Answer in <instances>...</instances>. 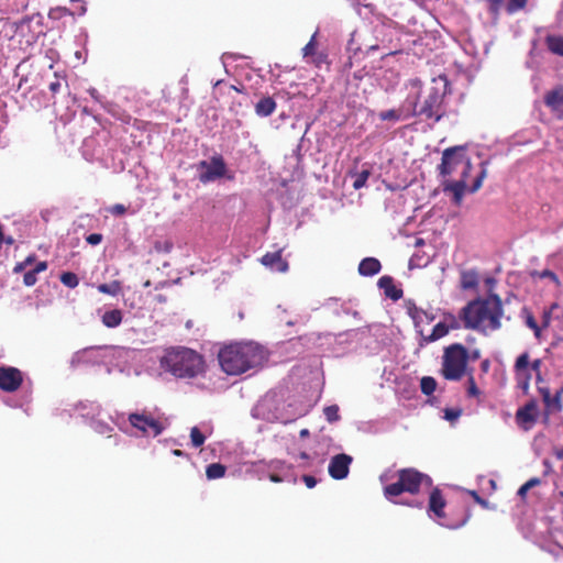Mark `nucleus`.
I'll list each match as a JSON object with an SVG mask.
<instances>
[{"label": "nucleus", "instance_id": "bf43d9fd", "mask_svg": "<svg viewBox=\"0 0 563 563\" xmlns=\"http://www.w3.org/2000/svg\"><path fill=\"white\" fill-rule=\"evenodd\" d=\"M555 456L558 460H563V446L555 451Z\"/></svg>", "mask_w": 563, "mask_h": 563}, {"label": "nucleus", "instance_id": "ddd939ff", "mask_svg": "<svg viewBox=\"0 0 563 563\" xmlns=\"http://www.w3.org/2000/svg\"><path fill=\"white\" fill-rule=\"evenodd\" d=\"M538 405L536 400L528 401L516 412V421L525 430H529L537 421Z\"/></svg>", "mask_w": 563, "mask_h": 563}, {"label": "nucleus", "instance_id": "cd10ccee", "mask_svg": "<svg viewBox=\"0 0 563 563\" xmlns=\"http://www.w3.org/2000/svg\"><path fill=\"white\" fill-rule=\"evenodd\" d=\"M409 115L410 114L402 115L401 110L390 109V110L379 112L378 118L382 121H399L401 119L409 118Z\"/></svg>", "mask_w": 563, "mask_h": 563}, {"label": "nucleus", "instance_id": "6e6d98bb", "mask_svg": "<svg viewBox=\"0 0 563 563\" xmlns=\"http://www.w3.org/2000/svg\"><path fill=\"white\" fill-rule=\"evenodd\" d=\"M88 92L95 100L99 101V93L96 88L89 89Z\"/></svg>", "mask_w": 563, "mask_h": 563}, {"label": "nucleus", "instance_id": "72a5a7b5", "mask_svg": "<svg viewBox=\"0 0 563 563\" xmlns=\"http://www.w3.org/2000/svg\"><path fill=\"white\" fill-rule=\"evenodd\" d=\"M323 413L328 422L333 423L340 420L339 407L336 405L327 406Z\"/></svg>", "mask_w": 563, "mask_h": 563}, {"label": "nucleus", "instance_id": "f03ea898", "mask_svg": "<svg viewBox=\"0 0 563 563\" xmlns=\"http://www.w3.org/2000/svg\"><path fill=\"white\" fill-rule=\"evenodd\" d=\"M267 357V351L255 342L232 343L223 346L218 353L220 366L228 375H241L261 367Z\"/></svg>", "mask_w": 563, "mask_h": 563}, {"label": "nucleus", "instance_id": "9b49d317", "mask_svg": "<svg viewBox=\"0 0 563 563\" xmlns=\"http://www.w3.org/2000/svg\"><path fill=\"white\" fill-rule=\"evenodd\" d=\"M23 383L22 372L16 367L0 366V389L7 393L18 390Z\"/></svg>", "mask_w": 563, "mask_h": 563}, {"label": "nucleus", "instance_id": "20e7f679", "mask_svg": "<svg viewBox=\"0 0 563 563\" xmlns=\"http://www.w3.org/2000/svg\"><path fill=\"white\" fill-rule=\"evenodd\" d=\"M159 365L177 378H195L205 372L203 356L185 346L167 349Z\"/></svg>", "mask_w": 563, "mask_h": 563}, {"label": "nucleus", "instance_id": "864d4df0", "mask_svg": "<svg viewBox=\"0 0 563 563\" xmlns=\"http://www.w3.org/2000/svg\"><path fill=\"white\" fill-rule=\"evenodd\" d=\"M26 268V266L24 265L23 262H19L14 265L13 267V273L14 274H19V273H22L24 269Z\"/></svg>", "mask_w": 563, "mask_h": 563}, {"label": "nucleus", "instance_id": "dca6fc26", "mask_svg": "<svg viewBox=\"0 0 563 563\" xmlns=\"http://www.w3.org/2000/svg\"><path fill=\"white\" fill-rule=\"evenodd\" d=\"M446 503L442 496V492L438 487H433L429 496V510L439 519L444 517V507Z\"/></svg>", "mask_w": 563, "mask_h": 563}, {"label": "nucleus", "instance_id": "8fccbe9b", "mask_svg": "<svg viewBox=\"0 0 563 563\" xmlns=\"http://www.w3.org/2000/svg\"><path fill=\"white\" fill-rule=\"evenodd\" d=\"M551 314H552V309L550 310H545L543 312V316H542V328H548L550 325V322H551Z\"/></svg>", "mask_w": 563, "mask_h": 563}, {"label": "nucleus", "instance_id": "aec40b11", "mask_svg": "<svg viewBox=\"0 0 563 563\" xmlns=\"http://www.w3.org/2000/svg\"><path fill=\"white\" fill-rule=\"evenodd\" d=\"M276 106L272 97H263L255 104V113L258 117H269L276 110Z\"/></svg>", "mask_w": 563, "mask_h": 563}, {"label": "nucleus", "instance_id": "4d7b16f0", "mask_svg": "<svg viewBox=\"0 0 563 563\" xmlns=\"http://www.w3.org/2000/svg\"><path fill=\"white\" fill-rule=\"evenodd\" d=\"M269 479L274 483H280L283 481L282 477L278 476L277 474H271Z\"/></svg>", "mask_w": 563, "mask_h": 563}, {"label": "nucleus", "instance_id": "603ef678", "mask_svg": "<svg viewBox=\"0 0 563 563\" xmlns=\"http://www.w3.org/2000/svg\"><path fill=\"white\" fill-rule=\"evenodd\" d=\"M474 500L484 508L488 507V501L482 498L475 490L471 492Z\"/></svg>", "mask_w": 563, "mask_h": 563}, {"label": "nucleus", "instance_id": "4be33fe9", "mask_svg": "<svg viewBox=\"0 0 563 563\" xmlns=\"http://www.w3.org/2000/svg\"><path fill=\"white\" fill-rule=\"evenodd\" d=\"M48 265L47 262L42 261L36 264V266L26 272L23 276V283L25 286L31 287L36 284L37 282V274L41 272H45L47 269Z\"/></svg>", "mask_w": 563, "mask_h": 563}, {"label": "nucleus", "instance_id": "de8ad7c7", "mask_svg": "<svg viewBox=\"0 0 563 563\" xmlns=\"http://www.w3.org/2000/svg\"><path fill=\"white\" fill-rule=\"evenodd\" d=\"M125 211H126V208L121 203H117V205L112 206L110 209V212L113 216H122L125 213Z\"/></svg>", "mask_w": 563, "mask_h": 563}, {"label": "nucleus", "instance_id": "6ab92c4d", "mask_svg": "<svg viewBox=\"0 0 563 563\" xmlns=\"http://www.w3.org/2000/svg\"><path fill=\"white\" fill-rule=\"evenodd\" d=\"M380 262L375 257H365L358 265V273L362 276H373L379 273Z\"/></svg>", "mask_w": 563, "mask_h": 563}, {"label": "nucleus", "instance_id": "a878e982", "mask_svg": "<svg viewBox=\"0 0 563 563\" xmlns=\"http://www.w3.org/2000/svg\"><path fill=\"white\" fill-rule=\"evenodd\" d=\"M225 466L221 463L209 464L206 468V475L209 479H218L225 475Z\"/></svg>", "mask_w": 563, "mask_h": 563}, {"label": "nucleus", "instance_id": "c756f323", "mask_svg": "<svg viewBox=\"0 0 563 563\" xmlns=\"http://www.w3.org/2000/svg\"><path fill=\"white\" fill-rule=\"evenodd\" d=\"M420 388L424 395L430 396L437 388V380L431 376H424L421 378Z\"/></svg>", "mask_w": 563, "mask_h": 563}, {"label": "nucleus", "instance_id": "2eb2a0df", "mask_svg": "<svg viewBox=\"0 0 563 563\" xmlns=\"http://www.w3.org/2000/svg\"><path fill=\"white\" fill-rule=\"evenodd\" d=\"M261 263L273 271L285 273L288 271V263L282 256V251L268 252L261 258Z\"/></svg>", "mask_w": 563, "mask_h": 563}, {"label": "nucleus", "instance_id": "774afa93", "mask_svg": "<svg viewBox=\"0 0 563 563\" xmlns=\"http://www.w3.org/2000/svg\"><path fill=\"white\" fill-rule=\"evenodd\" d=\"M300 457H301V459H308V454H307L306 452H302V453L300 454Z\"/></svg>", "mask_w": 563, "mask_h": 563}, {"label": "nucleus", "instance_id": "2f4dec72", "mask_svg": "<svg viewBox=\"0 0 563 563\" xmlns=\"http://www.w3.org/2000/svg\"><path fill=\"white\" fill-rule=\"evenodd\" d=\"M369 175V169H363L362 172L356 173L354 175L355 179L353 181V188L356 190L363 188L366 185Z\"/></svg>", "mask_w": 563, "mask_h": 563}, {"label": "nucleus", "instance_id": "4c0bfd02", "mask_svg": "<svg viewBox=\"0 0 563 563\" xmlns=\"http://www.w3.org/2000/svg\"><path fill=\"white\" fill-rule=\"evenodd\" d=\"M527 2L528 0H509L507 4V12L515 13L519 10H522L527 5Z\"/></svg>", "mask_w": 563, "mask_h": 563}, {"label": "nucleus", "instance_id": "1a4fd4ad", "mask_svg": "<svg viewBox=\"0 0 563 563\" xmlns=\"http://www.w3.org/2000/svg\"><path fill=\"white\" fill-rule=\"evenodd\" d=\"M514 374L517 387L521 389L525 395L529 394L532 373L529 367V353H521L515 361Z\"/></svg>", "mask_w": 563, "mask_h": 563}, {"label": "nucleus", "instance_id": "9d476101", "mask_svg": "<svg viewBox=\"0 0 563 563\" xmlns=\"http://www.w3.org/2000/svg\"><path fill=\"white\" fill-rule=\"evenodd\" d=\"M199 167L205 169L199 176L203 184L223 177L227 170L225 163L220 155L213 156L210 162L201 161Z\"/></svg>", "mask_w": 563, "mask_h": 563}, {"label": "nucleus", "instance_id": "5fc2aeb1", "mask_svg": "<svg viewBox=\"0 0 563 563\" xmlns=\"http://www.w3.org/2000/svg\"><path fill=\"white\" fill-rule=\"evenodd\" d=\"M36 260V255L35 254H31L29 255L24 261V265L27 267L29 265L33 264Z\"/></svg>", "mask_w": 563, "mask_h": 563}, {"label": "nucleus", "instance_id": "052dcab7", "mask_svg": "<svg viewBox=\"0 0 563 563\" xmlns=\"http://www.w3.org/2000/svg\"><path fill=\"white\" fill-rule=\"evenodd\" d=\"M488 366H489V361H488V360H485V361L482 363V368H483V371H487V369H488Z\"/></svg>", "mask_w": 563, "mask_h": 563}, {"label": "nucleus", "instance_id": "412c9836", "mask_svg": "<svg viewBox=\"0 0 563 563\" xmlns=\"http://www.w3.org/2000/svg\"><path fill=\"white\" fill-rule=\"evenodd\" d=\"M101 320L107 328H117L123 320V313L120 309L109 310L103 313Z\"/></svg>", "mask_w": 563, "mask_h": 563}, {"label": "nucleus", "instance_id": "680f3d73", "mask_svg": "<svg viewBox=\"0 0 563 563\" xmlns=\"http://www.w3.org/2000/svg\"><path fill=\"white\" fill-rule=\"evenodd\" d=\"M307 435H309V430H308V429H302V430L300 431V437H301V438H305V437H307Z\"/></svg>", "mask_w": 563, "mask_h": 563}, {"label": "nucleus", "instance_id": "e2e57ef3", "mask_svg": "<svg viewBox=\"0 0 563 563\" xmlns=\"http://www.w3.org/2000/svg\"><path fill=\"white\" fill-rule=\"evenodd\" d=\"M543 380V377H542V374L539 373V374H536V382L539 384Z\"/></svg>", "mask_w": 563, "mask_h": 563}, {"label": "nucleus", "instance_id": "3c124183", "mask_svg": "<svg viewBox=\"0 0 563 563\" xmlns=\"http://www.w3.org/2000/svg\"><path fill=\"white\" fill-rule=\"evenodd\" d=\"M302 481L305 482V484L308 488H313L317 485L316 477H313L311 475H303Z\"/></svg>", "mask_w": 563, "mask_h": 563}, {"label": "nucleus", "instance_id": "473e14b6", "mask_svg": "<svg viewBox=\"0 0 563 563\" xmlns=\"http://www.w3.org/2000/svg\"><path fill=\"white\" fill-rule=\"evenodd\" d=\"M60 282L69 287V288H75L78 286L79 284V279L77 277V275L75 273H71V272H65L60 275Z\"/></svg>", "mask_w": 563, "mask_h": 563}, {"label": "nucleus", "instance_id": "c85d7f7f", "mask_svg": "<svg viewBox=\"0 0 563 563\" xmlns=\"http://www.w3.org/2000/svg\"><path fill=\"white\" fill-rule=\"evenodd\" d=\"M97 288L100 292L111 296H117L122 289L119 280H113L110 284H100Z\"/></svg>", "mask_w": 563, "mask_h": 563}, {"label": "nucleus", "instance_id": "6e6552de", "mask_svg": "<svg viewBox=\"0 0 563 563\" xmlns=\"http://www.w3.org/2000/svg\"><path fill=\"white\" fill-rule=\"evenodd\" d=\"M128 420L134 429L143 437H158L167 427V420L154 417L151 412L143 410L142 412L130 413Z\"/></svg>", "mask_w": 563, "mask_h": 563}, {"label": "nucleus", "instance_id": "f257e3e1", "mask_svg": "<svg viewBox=\"0 0 563 563\" xmlns=\"http://www.w3.org/2000/svg\"><path fill=\"white\" fill-rule=\"evenodd\" d=\"M440 175L446 179L442 183L445 192L453 194V202L460 206L467 189L466 179L472 170V163L465 146L449 147L443 151Z\"/></svg>", "mask_w": 563, "mask_h": 563}, {"label": "nucleus", "instance_id": "e433bc0d", "mask_svg": "<svg viewBox=\"0 0 563 563\" xmlns=\"http://www.w3.org/2000/svg\"><path fill=\"white\" fill-rule=\"evenodd\" d=\"M316 37H317V33H314L310 41L305 45V47L302 48V55L303 57H312L316 55V51H317V41H316Z\"/></svg>", "mask_w": 563, "mask_h": 563}, {"label": "nucleus", "instance_id": "a19ab883", "mask_svg": "<svg viewBox=\"0 0 563 563\" xmlns=\"http://www.w3.org/2000/svg\"><path fill=\"white\" fill-rule=\"evenodd\" d=\"M461 413H462L461 409L446 408L444 410V418L449 421H454L461 416Z\"/></svg>", "mask_w": 563, "mask_h": 563}, {"label": "nucleus", "instance_id": "13d9d810", "mask_svg": "<svg viewBox=\"0 0 563 563\" xmlns=\"http://www.w3.org/2000/svg\"><path fill=\"white\" fill-rule=\"evenodd\" d=\"M478 357H479L478 351H474V352L470 353V361H476Z\"/></svg>", "mask_w": 563, "mask_h": 563}, {"label": "nucleus", "instance_id": "4468645a", "mask_svg": "<svg viewBox=\"0 0 563 563\" xmlns=\"http://www.w3.org/2000/svg\"><path fill=\"white\" fill-rule=\"evenodd\" d=\"M543 101L558 120H563V86L549 90L544 95Z\"/></svg>", "mask_w": 563, "mask_h": 563}, {"label": "nucleus", "instance_id": "c9c22d12", "mask_svg": "<svg viewBox=\"0 0 563 563\" xmlns=\"http://www.w3.org/2000/svg\"><path fill=\"white\" fill-rule=\"evenodd\" d=\"M190 439H191V443L195 448L201 446L206 441V437L201 433V431L199 430L198 427L191 428Z\"/></svg>", "mask_w": 563, "mask_h": 563}, {"label": "nucleus", "instance_id": "7c9ffc66", "mask_svg": "<svg viewBox=\"0 0 563 563\" xmlns=\"http://www.w3.org/2000/svg\"><path fill=\"white\" fill-rule=\"evenodd\" d=\"M541 484V479L538 478V477H532L530 478L529 481H527L519 489H518V496L522 499L526 498L527 496V493L536 487V486H539Z\"/></svg>", "mask_w": 563, "mask_h": 563}, {"label": "nucleus", "instance_id": "58836bf2", "mask_svg": "<svg viewBox=\"0 0 563 563\" xmlns=\"http://www.w3.org/2000/svg\"><path fill=\"white\" fill-rule=\"evenodd\" d=\"M485 177H486V168L483 167L481 173L474 179L473 185L468 188V191L476 192L482 187V184H483V180L485 179Z\"/></svg>", "mask_w": 563, "mask_h": 563}, {"label": "nucleus", "instance_id": "37998d69", "mask_svg": "<svg viewBox=\"0 0 563 563\" xmlns=\"http://www.w3.org/2000/svg\"><path fill=\"white\" fill-rule=\"evenodd\" d=\"M102 234L100 233H91L86 236V242L90 245H98L102 241Z\"/></svg>", "mask_w": 563, "mask_h": 563}, {"label": "nucleus", "instance_id": "a211bd4d", "mask_svg": "<svg viewBox=\"0 0 563 563\" xmlns=\"http://www.w3.org/2000/svg\"><path fill=\"white\" fill-rule=\"evenodd\" d=\"M378 287L384 290L386 297L398 300L402 297V290L396 287L394 283V278L391 276L385 275L378 279Z\"/></svg>", "mask_w": 563, "mask_h": 563}, {"label": "nucleus", "instance_id": "f3484780", "mask_svg": "<svg viewBox=\"0 0 563 563\" xmlns=\"http://www.w3.org/2000/svg\"><path fill=\"white\" fill-rule=\"evenodd\" d=\"M457 328H459L457 321L455 320L454 317H451V324H446L445 322L437 323L433 327L431 334L428 336H423L422 341L427 344L434 342V341L445 336L449 333L450 329H457Z\"/></svg>", "mask_w": 563, "mask_h": 563}, {"label": "nucleus", "instance_id": "b1692460", "mask_svg": "<svg viewBox=\"0 0 563 563\" xmlns=\"http://www.w3.org/2000/svg\"><path fill=\"white\" fill-rule=\"evenodd\" d=\"M522 314L526 319V324L529 329H531L534 333V336L540 340L541 339V332H542V329L541 327L537 323L533 314L531 313V311L527 308V307H523L522 308Z\"/></svg>", "mask_w": 563, "mask_h": 563}, {"label": "nucleus", "instance_id": "39448f33", "mask_svg": "<svg viewBox=\"0 0 563 563\" xmlns=\"http://www.w3.org/2000/svg\"><path fill=\"white\" fill-rule=\"evenodd\" d=\"M448 92V79L445 76L433 78L430 87L423 91L422 101L416 104L412 115H423L426 119L439 121L443 115L442 103Z\"/></svg>", "mask_w": 563, "mask_h": 563}, {"label": "nucleus", "instance_id": "49530a36", "mask_svg": "<svg viewBox=\"0 0 563 563\" xmlns=\"http://www.w3.org/2000/svg\"><path fill=\"white\" fill-rule=\"evenodd\" d=\"M541 366H542L541 358H536L532 362L529 361V367H530L531 373L532 372H534L536 374L541 373Z\"/></svg>", "mask_w": 563, "mask_h": 563}, {"label": "nucleus", "instance_id": "338daca9", "mask_svg": "<svg viewBox=\"0 0 563 563\" xmlns=\"http://www.w3.org/2000/svg\"><path fill=\"white\" fill-rule=\"evenodd\" d=\"M157 300L159 302H165V298L162 295L157 296Z\"/></svg>", "mask_w": 563, "mask_h": 563}, {"label": "nucleus", "instance_id": "393cba45", "mask_svg": "<svg viewBox=\"0 0 563 563\" xmlns=\"http://www.w3.org/2000/svg\"><path fill=\"white\" fill-rule=\"evenodd\" d=\"M563 395V386L556 390V393L550 398L549 405L547 407V413L560 412L562 410V401L561 397Z\"/></svg>", "mask_w": 563, "mask_h": 563}, {"label": "nucleus", "instance_id": "0eeeda50", "mask_svg": "<svg viewBox=\"0 0 563 563\" xmlns=\"http://www.w3.org/2000/svg\"><path fill=\"white\" fill-rule=\"evenodd\" d=\"M470 353L461 343H453L443 351L441 374L448 380H460L466 374Z\"/></svg>", "mask_w": 563, "mask_h": 563}, {"label": "nucleus", "instance_id": "79ce46f5", "mask_svg": "<svg viewBox=\"0 0 563 563\" xmlns=\"http://www.w3.org/2000/svg\"><path fill=\"white\" fill-rule=\"evenodd\" d=\"M538 391L542 397L544 407L547 408L551 398L550 389L548 387H538Z\"/></svg>", "mask_w": 563, "mask_h": 563}, {"label": "nucleus", "instance_id": "7ed1b4c3", "mask_svg": "<svg viewBox=\"0 0 563 563\" xmlns=\"http://www.w3.org/2000/svg\"><path fill=\"white\" fill-rule=\"evenodd\" d=\"M503 302L498 295L493 294L485 299H475L468 302L461 311V319L466 329L486 333L501 327Z\"/></svg>", "mask_w": 563, "mask_h": 563}, {"label": "nucleus", "instance_id": "f704fd0d", "mask_svg": "<svg viewBox=\"0 0 563 563\" xmlns=\"http://www.w3.org/2000/svg\"><path fill=\"white\" fill-rule=\"evenodd\" d=\"M488 4V11L495 20L498 19L499 13L504 7L505 0H486Z\"/></svg>", "mask_w": 563, "mask_h": 563}, {"label": "nucleus", "instance_id": "423d86ee", "mask_svg": "<svg viewBox=\"0 0 563 563\" xmlns=\"http://www.w3.org/2000/svg\"><path fill=\"white\" fill-rule=\"evenodd\" d=\"M422 486L431 487L432 478L413 467H406L397 472V482L384 487V495L389 500L404 493L416 495Z\"/></svg>", "mask_w": 563, "mask_h": 563}, {"label": "nucleus", "instance_id": "0e129e2a", "mask_svg": "<svg viewBox=\"0 0 563 563\" xmlns=\"http://www.w3.org/2000/svg\"><path fill=\"white\" fill-rule=\"evenodd\" d=\"M13 242H14V240L11 236L4 238V241H3V243H7V244H13Z\"/></svg>", "mask_w": 563, "mask_h": 563}, {"label": "nucleus", "instance_id": "bb28decb", "mask_svg": "<svg viewBox=\"0 0 563 563\" xmlns=\"http://www.w3.org/2000/svg\"><path fill=\"white\" fill-rule=\"evenodd\" d=\"M64 87L68 88L66 78L55 73L54 80L48 85L52 97L54 98L57 93H59Z\"/></svg>", "mask_w": 563, "mask_h": 563}, {"label": "nucleus", "instance_id": "5701e85b", "mask_svg": "<svg viewBox=\"0 0 563 563\" xmlns=\"http://www.w3.org/2000/svg\"><path fill=\"white\" fill-rule=\"evenodd\" d=\"M545 44L548 49L559 56H563V36L561 35H548L545 37Z\"/></svg>", "mask_w": 563, "mask_h": 563}, {"label": "nucleus", "instance_id": "ea45409f", "mask_svg": "<svg viewBox=\"0 0 563 563\" xmlns=\"http://www.w3.org/2000/svg\"><path fill=\"white\" fill-rule=\"evenodd\" d=\"M467 396L468 397H478L481 395V390L476 386L475 379L473 375L468 376L467 379Z\"/></svg>", "mask_w": 563, "mask_h": 563}, {"label": "nucleus", "instance_id": "a18cd8bd", "mask_svg": "<svg viewBox=\"0 0 563 563\" xmlns=\"http://www.w3.org/2000/svg\"><path fill=\"white\" fill-rule=\"evenodd\" d=\"M172 246L173 245L169 242L162 243L159 241H157L154 245L156 252H169L172 250Z\"/></svg>", "mask_w": 563, "mask_h": 563}, {"label": "nucleus", "instance_id": "09e8293b", "mask_svg": "<svg viewBox=\"0 0 563 563\" xmlns=\"http://www.w3.org/2000/svg\"><path fill=\"white\" fill-rule=\"evenodd\" d=\"M327 60V55L325 54H322V53H319L314 56H312V63L317 66V67H320L323 63H325Z\"/></svg>", "mask_w": 563, "mask_h": 563}, {"label": "nucleus", "instance_id": "f8f14e48", "mask_svg": "<svg viewBox=\"0 0 563 563\" xmlns=\"http://www.w3.org/2000/svg\"><path fill=\"white\" fill-rule=\"evenodd\" d=\"M352 461V456L345 453L334 455L331 459L328 467L330 476L339 481L346 478L350 472V465Z\"/></svg>", "mask_w": 563, "mask_h": 563}, {"label": "nucleus", "instance_id": "c03bdc74", "mask_svg": "<svg viewBox=\"0 0 563 563\" xmlns=\"http://www.w3.org/2000/svg\"><path fill=\"white\" fill-rule=\"evenodd\" d=\"M463 287L464 288H473L476 285V276L474 274L470 275V279H467L468 275L464 274Z\"/></svg>", "mask_w": 563, "mask_h": 563}, {"label": "nucleus", "instance_id": "69168bd1", "mask_svg": "<svg viewBox=\"0 0 563 563\" xmlns=\"http://www.w3.org/2000/svg\"><path fill=\"white\" fill-rule=\"evenodd\" d=\"M173 453H174V455H177V456L185 455V453L183 451H180V450H174Z\"/></svg>", "mask_w": 563, "mask_h": 563}]
</instances>
